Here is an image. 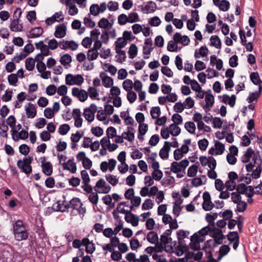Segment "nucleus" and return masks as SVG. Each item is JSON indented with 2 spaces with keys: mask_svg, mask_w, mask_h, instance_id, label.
<instances>
[{
  "mask_svg": "<svg viewBox=\"0 0 262 262\" xmlns=\"http://www.w3.org/2000/svg\"><path fill=\"white\" fill-rule=\"evenodd\" d=\"M134 129L131 127H127V131L124 132L122 134V137L124 139L127 140L129 142H132L134 140L135 138V136L134 133L132 132Z\"/></svg>",
  "mask_w": 262,
  "mask_h": 262,
  "instance_id": "nucleus-35",
  "label": "nucleus"
},
{
  "mask_svg": "<svg viewBox=\"0 0 262 262\" xmlns=\"http://www.w3.org/2000/svg\"><path fill=\"white\" fill-rule=\"evenodd\" d=\"M227 239L229 241V244H233V248L236 250L238 247L239 243V237L236 231L229 232L228 234Z\"/></svg>",
  "mask_w": 262,
  "mask_h": 262,
  "instance_id": "nucleus-18",
  "label": "nucleus"
},
{
  "mask_svg": "<svg viewBox=\"0 0 262 262\" xmlns=\"http://www.w3.org/2000/svg\"><path fill=\"white\" fill-rule=\"evenodd\" d=\"M235 96L232 95L229 97L227 95H224L223 96V102L225 103H228L231 107H233L235 104Z\"/></svg>",
  "mask_w": 262,
  "mask_h": 262,
  "instance_id": "nucleus-42",
  "label": "nucleus"
},
{
  "mask_svg": "<svg viewBox=\"0 0 262 262\" xmlns=\"http://www.w3.org/2000/svg\"><path fill=\"white\" fill-rule=\"evenodd\" d=\"M250 79L252 82L255 85H258L259 91L262 89V81L260 80L259 74L257 72H253L250 74Z\"/></svg>",
  "mask_w": 262,
  "mask_h": 262,
  "instance_id": "nucleus-30",
  "label": "nucleus"
},
{
  "mask_svg": "<svg viewBox=\"0 0 262 262\" xmlns=\"http://www.w3.org/2000/svg\"><path fill=\"white\" fill-rule=\"evenodd\" d=\"M105 178L106 181L113 186H116L118 183L119 180L116 176L108 174L105 175Z\"/></svg>",
  "mask_w": 262,
  "mask_h": 262,
  "instance_id": "nucleus-47",
  "label": "nucleus"
},
{
  "mask_svg": "<svg viewBox=\"0 0 262 262\" xmlns=\"http://www.w3.org/2000/svg\"><path fill=\"white\" fill-rule=\"evenodd\" d=\"M127 43L126 39L122 37H119L115 42V51H117V50H121L124 48Z\"/></svg>",
  "mask_w": 262,
  "mask_h": 262,
  "instance_id": "nucleus-44",
  "label": "nucleus"
},
{
  "mask_svg": "<svg viewBox=\"0 0 262 262\" xmlns=\"http://www.w3.org/2000/svg\"><path fill=\"white\" fill-rule=\"evenodd\" d=\"M189 232L183 230H180L177 232V237L179 244H181L184 238L188 237Z\"/></svg>",
  "mask_w": 262,
  "mask_h": 262,
  "instance_id": "nucleus-53",
  "label": "nucleus"
},
{
  "mask_svg": "<svg viewBox=\"0 0 262 262\" xmlns=\"http://www.w3.org/2000/svg\"><path fill=\"white\" fill-rule=\"evenodd\" d=\"M172 239L170 237L167 236V235L162 234L160 237V241L162 245H164V247L163 248L165 249L167 246H175L176 243L173 244L171 243Z\"/></svg>",
  "mask_w": 262,
  "mask_h": 262,
  "instance_id": "nucleus-34",
  "label": "nucleus"
},
{
  "mask_svg": "<svg viewBox=\"0 0 262 262\" xmlns=\"http://www.w3.org/2000/svg\"><path fill=\"white\" fill-rule=\"evenodd\" d=\"M54 35L57 38H62L66 35V26L63 24L56 26Z\"/></svg>",
  "mask_w": 262,
  "mask_h": 262,
  "instance_id": "nucleus-31",
  "label": "nucleus"
},
{
  "mask_svg": "<svg viewBox=\"0 0 262 262\" xmlns=\"http://www.w3.org/2000/svg\"><path fill=\"white\" fill-rule=\"evenodd\" d=\"M100 77L102 79V85L105 88H111L113 85V79L105 75L104 73H101L100 75Z\"/></svg>",
  "mask_w": 262,
  "mask_h": 262,
  "instance_id": "nucleus-28",
  "label": "nucleus"
},
{
  "mask_svg": "<svg viewBox=\"0 0 262 262\" xmlns=\"http://www.w3.org/2000/svg\"><path fill=\"white\" fill-rule=\"evenodd\" d=\"M42 172L46 176H50L53 172L52 164L48 161L45 157L40 158Z\"/></svg>",
  "mask_w": 262,
  "mask_h": 262,
  "instance_id": "nucleus-13",
  "label": "nucleus"
},
{
  "mask_svg": "<svg viewBox=\"0 0 262 262\" xmlns=\"http://www.w3.org/2000/svg\"><path fill=\"white\" fill-rule=\"evenodd\" d=\"M148 23L151 26L158 27L160 25L161 21L159 17L154 16L149 19Z\"/></svg>",
  "mask_w": 262,
  "mask_h": 262,
  "instance_id": "nucleus-61",
  "label": "nucleus"
},
{
  "mask_svg": "<svg viewBox=\"0 0 262 262\" xmlns=\"http://www.w3.org/2000/svg\"><path fill=\"white\" fill-rule=\"evenodd\" d=\"M203 208L205 211L211 210L213 208L214 204L211 201V196L209 193L208 192H205L203 194Z\"/></svg>",
  "mask_w": 262,
  "mask_h": 262,
  "instance_id": "nucleus-20",
  "label": "nucleus"
},
{
  "mask_svg": "<svg viewBox=\"0 0 262 262\" xmlns=\"http://www.w3.org/2000/svg\"><path fill=\"white\" fill-rule=\"evenodd\" d=\"M43 32V29L38 27L32 29L28 35L29 38H37L40 36Z\"/></svg>",
  "mask_w": 262,
  "mask_h": 262,
  "instance_id": "nucleus-33",
  "label": "nucleus"
},
{
  "mask_svg": "<svg viewBox=\"0 0 262 262\" xmlns=\"http://www.w3.org/2000/svg\"><path fill=\"white\" fill-rule=\"evenodd\" d=\"M210 46H214L217 49L221 47V41L219 37L216 35L211 36L210 38Z\"/></svg>",
  "mask_w": 262,
  "mask_h": 262,
  "instance_id": "nucleus-45",
  "label": "nucleus"
},
{
  "mask_svg": "<svg viewBox=\"0 0 262 262\" xmlns=\"http://www.w3.org/2000/svg\"><path fill=\"white\" fill-rule=\"evenodd\" d=\"M32 159L31 157H26L23 160H19L17 162V167L26 174H30L32 172V167L30 165Z\"/></svg>",
  "mask_w": 262,
  "mask_h": 262,
  "instance_id": "nucleus-6",
  "label": "nucleus"
},
{
  "mask_svg": "<svg viewBox=\"0 0 262 262\" xmlns=\"http://www.w3.org/2000/svg\"><path fill=\"white\" fill-rule=\"evenodd\" d=\"M67 170H70L72 173H75L76 171V163L73 160H69L67 162Z\"/></svg>",
  "mask_w": 262,
  "mask_h": 262,
  "instance_id": "nucleus-60",
  "label": "nucleus"
},
{
  "mask_svg": "<svg viewBox=\"0 0 262 262\" xmlns=\"http://www.w3.org/2000/svg\"><path fill=\"white\" fill-rule=\"evenodd\" d=\"M118 23L121 26H124L128 23L127 15L125 14H121L118 17Z\"/></svg>",
  "mask_w": 262,
  "mask_h": 262,
  "instance_id": "nucleus-58",
  "label": "nucleus"
},
{
  "mask_svg": "<svg viewBox=\"0 0 262 262\" xmlns=\"http://www.w3.org/2000/svg\"><path fill=\"white\" fill-rule=\"evenodd\" d=\"M185 128L189 133L193 134L195 130V125L192 122H187L185 124Z\"/></svg>",
  "mask_w": 262,
  "mask_h": 262,
  "instance_id": "nucleus-63",
  "label": "nucleus"
},
{
  "mask_svg": "<svg viewBox=\"0 0 262 262\" xmlns=\"http://www.w3.org/2000/svg\"><path fill=\"white\" fill-rule=\"evenodd\" d=\"M189 161L184 159L180 162L173 161L171 163L170 171L177 174L178 178H182L185 174V169L189 165Z\"/></svg>",
  "mask_w": 262,
  "mask_h": 262,
  "instance_id": "nucleus-4",
  "label": "nucleus"
},
{
  "mask_svg": "<svg viewBox=\"0 0 262 262\" xmlns=\"http://www.w3.org/2000/svg\"><path fill=\"white\" fill-rule=\"evenodd\" d=\"M170 150V142L165 141L163 147L159 152V156L162 159H166L168 158L169 152Z\"/></svg>",
  "mask_w": 262,
  "mask_h": 262,
  "instance_id": "nucleus-25",
  "label": "nucleus"
},
{
  "mask_svg": "<svg viewBox=\"0 0 262 262\" xmlns=\"http://www.w3.org/2000/svg\"><path fill=\"white\" fill-rule=\"evenodd\" d=\"M128 23L133 24L139 21V16L138 14L135 12H132L127 15Z\"/></svg>",
  "mask_w": 262,
  "mask_h": 262,
  "instance_id": "nucleus-49",
  "label": "nucleus"
},
{
  "mask_svg": "<svg viewBox=\"0 0 262 262\" xmlns=\"http://www.w3.org/2000/svg\"><path fill=\"white\" fill-rule=\"evenodd\" d=\"M26 68L29 71H32L35 66V60L32 58H28L25 61Z\"/></svg>",
  "mask_w": 262,
  "mask_h": 262,
  "instance_id": "nucleus-54",
  "label": "nucleus"
},
{
  "mask_svg": "<svg viewBox=\"0 0 262 262\" xmlns=\"http://www.w3.org/2000/svg\"><path fill=\"white\" fill-rule=\"evenodd\" d=\"M216 6L218 7L220 10L222 11H227L229 9L230 3L226 0H222Z\"/></svg>",
  "mask_w": 262,
  "mask_h": 262,
  "instance_id": "nucleus-51",
  "label": "nucleus"
},
{
  "mask_svg": "<svg viewBox=\"0 0 262 262\" xmlns=\"http://www.w3.org/2000/svg\"><path fill=\"white\" fill-rule=\"evenodd\" d=\"M146 251L150 253L152 258L157 262H167L166 254L173 252V249L171 246H167L165 249L162 247H148L146 249Z\"/></svg>",
  "mask_w": 262,
  "mask_h": 262,
  "instance_id": "nucleus-1",
  "label": "nucleus"
},
{
  "mask_svg": "<svg viewBox=\"0 0 262 262\" xmlns=\"http://www.w3.org/2000/svg\"><path fill=\"white\" fill-rule=\"evenodd\" d=\"M138 48L135 44H132L129 48L128 54L130 58H134L137 54Z\"/></svg>",
  "mask_w": 262,
  "mask_h": 262,
  "instance_id": "nucleus-57",
  "label": "nucleus"
},
{
  "mask_svg": "<svg viewBox=\"0 0 262 262\" xmlns=\"http://www.w3.org/2000/svg\"><path fill=\"white\" fill-rule=\"evenodd\" d=\"M14 253L13 249L9 246H6L2 252H0V257L5 262H10L13 259Z\"/></svg>",
  "mask_w": 262,
  "mask_h": 262,
  "instance_id": "nucleus-15",
  "label": "nucleus"
},
{
  "mask_svg": "<svg viewBox=\"0 0 262 262\" xmlns=\"http://www.w3.org/2000/svg\"><path fill=\"white\" fill-rule=\"evenodd\" d=\"M156 8V3L152 1H149L147 2L144 8H142V10L146 11L147 13H150L155 12Z\"/></svg>",
  "mask_w": 262,
  "mask_h": 262,
  "instance_id": "nucleus-37",
  "label": "nucleus"
},
{
  "mask_svg": "<svg viewBox=\"0 0 262 262\" xmlns=\"http://www.w3.org/2000/svg\"><path fill=\"white\" fill-rule=\"evenodd\" d=\"M147 241L151 244L157 245L159 242V237L156 232L149 231L146 235Z\"/></svg>",
  "mask_w": 262,
  "mask_h": 262,
  "instance_id": "nucleus-29",
  "label": "nucleus"
},
{
  "mask_svg": "<svg viewBox=\"0 0 262 262\" xmlns=\"http://www.w3.org/2000/svg\"><path fill=\"white\" fill-rule=\"evenodd\" d=\"M205 241L203 237H199L197 233H194L190 238V247L191 249L197 250L200 249V243Z\"/></svg>",
  "mask_w": 262,
  "mask_h": 262,
  "instance_id": "nucleus-21",
  "label": "nucleus"
},
{
  "mask_svg": "<svg viewBox=\"0 0 262 262\" xmlns=\"http://www.w3.org/2000/svg\"><path fill=\"white\" fill-rule=\"evenodd\" d=\"M124 219L126 222L130 223L134 227L138 225L139 221V216L132 213V212L128 214H126Z\"/></svg>",
  "mask_w": 262,
  "mask_h": 262,
  "instance_id": "nucleus-26",
  "label": "nucleus"
},
{
  "mask_svg": "<svg viewBox=\"0 0 262 262\" xmlns=\"http://www.w3.org/2000/svg\"><path fill=\"white\" fill-rule=\"evenodd\" d=\"M122 87L126 91H130L133 87V81L130 79L125 80L122 83Z\"/></svg>",
  "mask_w": 262,
  "mask_h": 262,
  "instance_id": "nucleus-55",
  "label": "nucleus"
},
{
  "mask_svg": "<svg viewBox=\"0 0 262 262\" xmlns=\"http://www.w3.org/2000/svg\"><path fill=\"white\" fill-rule=\"evenodd\" d=\"M12 138L13 139L16 141H18L19 139H26L28 137V132L22 130L19 133H17L16 134L12 133Z\"/></svg>",
  "mask_w": 262,
  "mask_h": 262,
  "instance_id": "nucleus-38",
  "label": "nucleus"
},
{
  "mask_svg": "<svg viewBox=\"0 0 262 262\" xmlns=\"http://www.w3.org/2000/svg\"><path fill=\"white\" fill-rule=\"evenodd\" d=\"M253 155L254 156L255 155H254V151L252 148L250 147L248 148L245 154L242 157V161L243 163L248 162L250 158L252 157Z\"/></svg>",
  "mask_w": 262,
  "mask_h": 262,
  "instance_id": "nucleus-46",
  "label": "nucleus"
},
{
  "mask_svg": "<svg viewBox=\"0 0 262 262\" xmlns=\"http://www.w3.org/2000/svg\"><path fill=\"white\" fill-rule=\"evenodd\" d=\"M252 160L257 165L255 170L252 173V176L254 179H257L260 177V172L262 169V160L259 156L254 155L252 157Z\"/></svg>",
  "mask_w": 262,
  "mask_h": 262,
  "instance_id": "nucleus-12",
  "label": "nucleus"
},
{
  "mask_svg": "<svg viewBox=\"0 0 262 262\" xmlns=\"http://www.w3.org/2000/svg\"><path fill=\"white\" fill-rule=\"evenodd\" d=\"M88 95L89 96L90 98L93 100L97 99L100 100L99 98H98L99 96V93L97 90L94 86H90L88 88Z\"/></svg>",
  "mask_w": 262,
  "mask_h": 262,
  "instance_id": "nucleus-40",
  "label": "nucleus"
},
{
  "mask_svg": "<svg viewBox=\"0 0 262 262\" xmlns=\"http://www.w3.org/2000/svg\"><path fill=\"white\" fill-rule=\"evenodd\" d=\"M69 7L68 13L71 15H75L78 13V10L75 5V0H67V6Z\"/></svg>",
  "mask_w": 262,
  "mask_h": 262,
  "instance_id": "nucleus-32",
  "label": "nucleus"
},
{
  "mask_svg": "<svg viewBox=\"0 0 262 262\" xmlns=\"http://www.w3.org/2000/svg\"><path fill=\"white\" fill-rule=\"evenodd\" d=\"M161 114L160 108L159 106L153 107L150 110V115L152 119H157Z\"/></svg>",
  "mask_w": 262,
  "mask_h": 262,
  "instance_id": "nucleus-56",
  "label": "nucleus"
},
{
  "mask_svg": "<svg viewBox=\"0 0 262 262\" xmlns=\"http://www.w3.org/2000/svg\"><path fill=\"white\" fill-rule=\"evenodd\" d=\"M173 39L177 43H181L184 46L188 45L190 42V39L187 36H182L178 32L174 34Z\"/></svg>",
  "mask_w": 262,
  "mask_h": 262,
  "instance_id": "nucleus-22",
  "label": "nucleus"
},
{
  "mask_svg": "<svg viewBox=\"0 0 262 262\" xmlns=\"http://www.w3.org/2000/svg\"><path fill=\"white\" fill-rule=\"evenodd\" d=\"M95 191L99 193H107L111 190V187L107 185L103 179H100L94 187Z\"/></svg>",
  "mask_w": 262,
  "mask_h": 262,
  "instance_id": "nucleus-8",
  "label": "nucleus"
},
{
  "mask_svg": "<svg viewBox=\"0 0 262 262\" xmlns=\"http://www.w3.org/2000/svg\"><path fill=\"white\" fill-rule=\"evenodd\" d=\"M230 250V248L228 245H224L220 247L219 249V256L217 257V260H220L223 257L227 254Z\"/></svg>",
  "mask_w": 262,
  "mask_h": 262,
  "instance_id": "nucleus-41",
  "label": "nucleus"
},
{
  "mask_svg": "<svg viewBox=\"0 0 262 262\" xmlns=\"http://www.w3.org/2000/svg\"><path fill=\"white\" fill-rule=\"evenodd\" d=\"M36 48L40 50L41 53L38 54L35 56V59L37 61L40 59V58H42V56H48L50 54V49L49 47L47 45H45L42 41H40L38 42H36L35 43Z\"/></svg>",
  "mask_w": 262,
  "mask_h": 262,
  "instance_id": "nucleus-11",
  "label": "nucleus"
},
{
  "mask_svg": "<svg viewBox=\"0 0 262 262\" xmlns=\"http://www.w3.org/2000/svg\"><path fill=\"white\" fill-rule=\"evenodd\" d=\"M178 125V124H171L169 126L168 129L169 130L170 134L171 135L177 136L180 134L181 129Z\"/></svg>",
  "mask_w": 262,
  "mask_h": 262,
  "instance_id": "nucleus-48",
  "label": "nucleus"
},
{
  "mask_svg": "<svg viewBox=\"0 0 262 262\" xmlns=\"http://www.w3.org/2000/svg\"><path fill=\"white\" fill-rule=\"evenodd\" d=\"M82 246H85V251L88 253L92 254L95 250L94 244L90 242L88 238L82 239Z\"/></svg>",
  "mask_w": 262,
  "mask_h": 262,
  "instance_id": "nucleus-27",
  "label": "nucleus"
},
{
  "mask_svg": "<svg viewBox=\"0 0 262 262\" xmlns=\"http://www.w3.org/2000/svg\"><path fill=\"white\" fill-rule=\"evenodd\" d=\"M116 53L118 54L116 56L117 58V61L119 62H122L124 61L126 58L125 52L124 51L121 50H117V51H116Z\"/></svg>",
  "mask_w": 262,
  "mask_h": 262,
  "instance_id": "nucleus-62",
  "label": "nucleus"
},
{
  "mask_svg": "<svg viewBox=\"0 0 262 262\" xmlns=\"http://www.w3.org/2000/svg\"><path fill=\"white\" fill-rule=\"evenodd\" d=\"M224 145L218 141H215L214 147H212L209 149V153L212 155H220L224 152Z\"/></svg>",
  "mask_w": 262,
  "mask_h": 262,
  "instance_id": "nucleus-19",
  "label": "nucleus"
},
{
  "mask_svg": "<svg viewBox=\"0 0 262 262\" xmlns=\"http://www.w3.org/2000/svg\"><path fill=\"white\" fill-rule=\"evenodd\" d=\"M199 166L197 164H193L190 166L187 170V175L189 177H193L196 176Z\"/></svg>",
  "mask_w": 262,
  "mask_h": 262,
  "instance_id": "nucleus-50",
  "label": "nucleus"
},
{
  "mask_svg": "<svg viewBox=\"0 0 262 262\" xmlns=\"http://www.w3.org/2000/svg\"><path fill=\"white\" fill-rule=\"evenodd\" d=\"M177 44L174 40H170L168 42L167 49V50L170 52H177L178 46Z\"/></svg>",
  "mask_w": 262,
  "mask_h": 262,
  "instance_id": "nucleus-64",
  "label": "nucleus"
},
{
  "mask_svg": "<svg viewBox=\"0 0 262 262\" xmlns=\"http://www.w3.org/2000/svg\"><path fill=\"white\" fill-rule=\"evenodd\" d=\"M213 226H207L201 229L197 233L199 237H203L205 239V236L209 233H211Z\"/></svg>",
  "mask_w": 262,
  "mask_h": 262,
  "instance_id": "nucleus-36",
  "label": "nucleus"
},
{
  "mask_svg": "<svg viewBox=\"0 0 262 262\" xmlns=\"http://www.w3.org/2000/svg\"><path fill=\"white\" fill-rule=\"evenodd\" d=\"M72 93L74 97L77 98L81 102H84L88 97V92L86 91L77 88H73Z\"/></svg>",
  "mask_w": 262,
  "mask_h": 262,
  "instance_id": "nucleus-14",
  "label": "nucleus"
},
{
  "mask_svg": "<svg viewBox=\"0 0 262 262\" xmlns=\"http://www.w3.org/2000/svg\"><path fill=\"white\" fill-rule=\"evenodd\" d=\"M13 234L16 241L26 240L29 236L28 230L21 220L16 221L13 225Z\"/></svg>",
  "mask_w": 262,
  "mask_h": 262,
  "instance_id": "nucleus-2",
  "label": "nucleus"
},
{
  "mask_svg": "<svg viewBox=\"0 0 262 262\" xmlns=\"http://www.w3.org/2000/svg\"><path fill=\"white\" fill-rule=\"evenodd\" d=\"M85 211V208L83 207L80 200L78 198L72 199L67 205V212H70L72 215H83Z\"/></svg>",
  "mask_w": 262,
  "mask_h": 262,
  "instance_id": "nucleus-3",
  "label": "nucleus"
},
{
  "mask_svg": "<svg viewBox=\"0 0 262 262\" xmlns=\"http://www.w3.org/2000/svg\"><path fill=\"white\" fill-rule=\"evenodd\" d=\"M56 148L59 163L62 165L63 169H66V156L60 154V152L66 149V142L59 141L58 144L56 146Z\"/></svg>",
  "mask_w": 262,
  "mask_h": 262,
  "instance_id": "nucleus-7",
  "label": "nucleus"
},
{
  "mask_svg": "<svg viewBox=\"0 0 262 262\" xmlns=\"http://www.w3.org/2000/svg\"><path fill=\"white\" fill-rule=\"evenodd\" d=\"M205 104L202 105V107L207 112L210 111L211 108L213 105L214 102V98L213 96L211 94L210 91L209 92H206L205 93Z\"/></svg>",
  "mask_w": 262,
  "mask_h": 262,
  "instance_id": "nucleus-16",
  "label": "nucleus"
},
{
  "mask_svg": "<svg viewBox=\"0 0 262 262\" xmlns=\"http://www.w3.org/2000/svg\"><path fill=\"white\" fill-rule=\"evenodd\" d=\"M217 214L216 213H207L206 215V220L209 223V225L214 227V221L217 218Z\"/></svg>",
  "mask_w": 262,
  "mask_h": 262,
  "instance_id": "nucleus-52",
  "label": "nucleus"
},
{
  "mask_svg": "<svg viewBox=\"0 0 262 262\" xmlns=\"http://www.w3.org/2000/svg\"><path fill=\"white\" fill-rule=\"evenodd\" d=\"M84 79L80 75L73 76L71 74L67 75V84L80 85L83 82Z\"/></svg>",
  "mask_w": 262,
  "mask_h": 262,
  "instance_id": "nucleus-17",
  "label": "nucleus"
},
{
  "mask_svg": "<svg viewBox=\"0 0 262 262\" xmlns=\"http://www.w3.org/2000/svg\"><path fill=\"white\" fill-rule=\"evenodd\" d=\"M26 115L28 118H34L37 114L36 106L33 104L29 103L25 106Z\"/></svg>",
  "mask_w": 262,
  "mask_h": 262,
  "instance_id": "nucleus-23",
  "label": "nucleus"
},
{
  "mask_svg": "<svg viewBox=\"0 0 262 262\" xmlns=\"http://www.w3.org/2000/svg\"><path fill=\"white\" fill-rule=\"evenodd\" d=\"M8 82L11 85L16 86L18 82L17 76L15 74H11L8 77Z\"/></svg>",
  "mask_w": 262,
  "mask_h": 262,
  "instance_id": "nucleus-59",
  "label": "nucleus"
},
{
  "mask_svg": "<svg viewBox=\"0 0 262 262\" xmlns=\"http://www.w3.org/2000/svg\"><path fill=\"white\" fill-rule=\"evenodd\" d=\"M99 56L98 51L90 49L87 52L86 58L90 61L96 60Z\"/></svg>",
  "mask_w": 262,
  "mask_h": 262,
  "instance_id": "nucleus-43",
  "label": "nucleus"
},
{
  "mask_svg": "<svg viewBox=\"0 0 262 262\" xmlns=\"http://www.w3.org/2000/svg\"><path fill=\"white\" fill-rule=\"evenodd\" d=\"M21 14V11L20 9L17 8L14 11L13 19L11 20L9 26V28L12 31L20 32L23 30V25L19 21V17Z\"/></svg>",
  "mask_w": 262,
  "mask_h": 262,
  "instance_id": "nucleus-5",
  "label": "nucleus"
},
{
  "mask_svg": "<svg viewBox=\"0 0 262 262\" xmlns=\"http://www.w3.org/2000/svg\"><path fill=\"white\" fill-rule=\"evenodd\" d=\"M97 110V107L94 103H92L89 107L84 110L83 116L84 118L90 122H92L95 118V114Z\"/></svg>",
  "mask_w": 262,
  "mask_h": 262,
  "instance_id": "nucleus-10",
  "label": "nucleus"
},
{
  "mask_svg": "<svg viewBox=\"0 0 262 262\" xmlns=\"http://www.w3.org/2000/svg\"><path fill=\"white\" fill-rule=\"evenodd\" d=\"M106 10V4L103 2L99 6L97 4H92L90 8V13L88 15H92L94 16L98 15L100 13H103Z\"/></svg>",
  "mask_w": 262,
  "mask_h": 262,
  "instance_id": "nucleus-9",
  "label": "nucleus"
},
{
  "mask_svg": "<svg viewBox=\"0 0 262 262\" xmlns=\"http://www.w3.org/2000/svg\"><path fill=\"white\" fill-rule=\"evenodd\" d=\"M65 200L58 201L53 205V209L55 211L64 212L66 210Z\"/></svg>",
  "mask_w": 262,
  "mask_h": 262,
  "instance_id": "nucleus-39",
  "label": "nucleus"
},
{
  "mask_svg": "<svg viewBox=\"0 0 262 262\" xmlns=\"http://www.w3.org/2000/svg\"><path fill=\"white\" fill-rule=\"evenodd\" d=\"M211 234L216 243L217 244H221L222 243L223 234H222L221 230L213 227Z\"/></svg>",
  "mask_w": 262,
  "mask_h": 262,
  "instance_id": "nucleus-24",
  "label": "nucleus"
}]
</instances>
